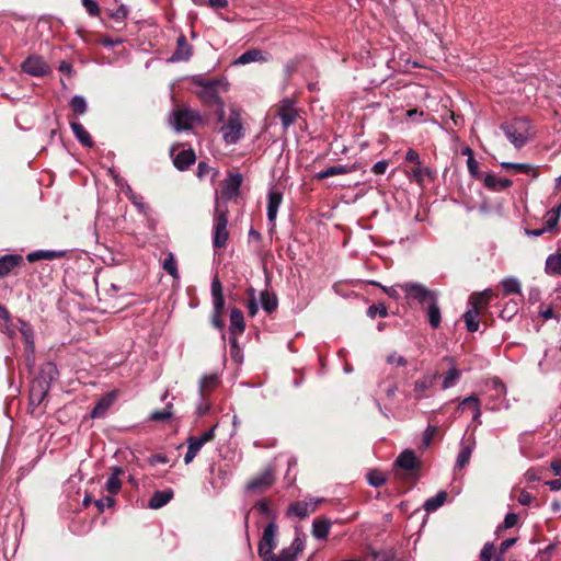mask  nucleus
Here are the masks:
<instances>
[{"label":"nucleus","instance_id":"obj_58","mask_svg":"<svg viewBox=\"0 0 561 561\" xmlns=\"http://www.w3.org/2000/svg\"><path fill=\"white\" fill-rule=\"evenodd\" d=\"M22 70L25 73H28L31 76H35V59L33 56H28L26 60L22 64Z\"/></svg>","mask_w":561,"mask_h":561},{"label":"nucleus","instance_id":"obj_43","mask_svg":"<svg viewBox=\"0 0 561 561\" xmlns=\"http://www.w3.org/2000/svg\"><path fill=\"white\" fill-rule=\"evenodd\" d=\"M70 107L77 115H82L87 112V101L81 95H75L70 101Z\"/></svg>","mask_w":561,"mask_h":561},{"label":"nucleus","instance_id":"obj_2","mask_svg":"<svg viewBox=\"0 0 561 561\" xmlns=\"http://www.w3.org/2000/svg\"><path fill=\"white\" fill-rule=\"evenodd\" d=\"M226 144L234 145L244 137L242 117L238 110L231 108L229 116L220 127Z\"/></svg>","mask_w":561,"mask_h":561},{"label":"nucleus","instance_id":"obj_17","mask_svg":"<svg viewBox=\"0 0 561 561\" xmlns=\"http://www.w3.org/2000/svg\"><path fill=\"white\" fill-rule=\"evenodd\" d=\"M283 201V194L278 191H270L267 199V219L274 226L278 208Z\"/></svg>","mask_w":561,"mask_h":561},{"label":"nucleus","instance_id":"obj_14","mask_svg":"<svg viewBox=\"0 0 561 561\" xmlns=\"http://www.w3.org/2000/svg\"><path fill=\"white\" fill-rule=\"evenodd\" d=\"M444 362L449 363V369L444 375L443 381H442V389L446 390L457 385L459 381L462 371L457 368L456 363L453 357L446 356L443 358Z\"/></svg>","mask_w":561,"mask_h":561},{"label":"nucleus","instance_id":"obj_18","mask_svg":"<svg viewBox=\"0 0 561 561\" xmlns=\"http://www.w3.org/2000/svg\"><path fill=\"white\" fill-rule=\"evenodd\" d=\"M115 399H116L115 392H110V393H106L105 396H103L96 402L95 407L93 408V410L91 412V417H93V419L103 417L106 414L110 407L114 403Z\"/></svg>","mask_w":561,"mask_h":561},{"label":"nucleus","instance_id":"obj_16","mask_svg":"<svg viewBox=\"0 0 561 561\" xmlns=\"http://www.w3.org/2000/svg\"><path fill=\"white\" fill-rule=\"evenodd\" d=\"M494 297L492 289H485L481 293H474L470 296V309H476L477 312L488 308L490 300Z\"/></svg>","mask_w":561,"mask_h":561},{"label":"nucleus","instance_id":"obj_46","mask_svg":"<svg viewBox=\"0 0 561 561\" xmlns=\"http://www.w3.org/2000/svg\"><path fill=\"white\" fill-rule=\"evenodd\" d=\"M367 481L371 486L378 488L386 482V476L381 471L371 470L367 473Z\"/></svg>","mask_w":561,"mask_h":561},{"label":"nucleus","instance_id":"obj_59","mask_svg":"<svg viewBox=\"0 0 561 561\" xmlns=\"http://www.w3.org/2000/svg\"><path fill=\"white\" fill-rule=\"evenodd\" d=\"M83 7L88 11V13L92 16H96L100 12L99 5L93 0H82Z\"/></svg>","mask_w":561,"mask_h":561},{"label":"nucleus","instance_id":"obj_20","mask_svg":"<svg viewBox=\"0 0 561 561\" xmlns=\"http://www.w3.org/2000/svg\"><path fill=\"white\" fill-rule=\"evenodd\" d=\"M111 476L107 478L105 482V490L110 494H117L122 489V481L119 477L124 474V469L122 467H113L111 468Z\"/></svg>","mask_w":561,"mask_h":561},{"label":"nucleus","instance_id":"obj_53","mask_svg":"<svg viewBox=\"0 0 561 561\" xmlns=\"http://www.w3.org/2000/svg\"><path fill=\"white\" fill-rule=\"evenodd\" d=\"M403 283L390 287H382L383 291L392 299H399L403 294Z\"/></svg>","mask_w":561,"mask_h":561},{"label":"nucleus","instance_id":"obj_61","mask_svg":"<svg viewBox=\"0 0 561 561\" xmlns=\"http://www.w3.org/2000/svg\"><path fill=\"white\" fill-rule=\"evenodd\" d=\"M115 501L111 496H103L102 499L95 501V505L100 512H103L105 507H112Z\"/></svg>","mask_w":561,"mask_h":561},{"label":"nucleus","instance_id":"obj_55","mask_svg":"<svg viewBox=\"0 0 561 561\" xmlns=\"http://www.w3.org/2000/svg\"><path fill=\"white\" fill-rule=\"evenodd\" d=\"M467 167H468V171L472 178H476V179L481 178L479 162L474 159V157H469L467 159Z\"/></svg>","mask_w":561,"mask_h":561},{"label":"nucleus","instance_id":"obj_35","mask_svg":"<svg viewBox=\"0 0 561 561\" xmlns=\"http://www.w3.org/2000/svg\"><path fill=\"white\" fill-rule=\"evenodd\" d=\"M261 305H262V308L267 313L273 312L278 306V300H277L276 295L270 293L268 290L262 291L261 293Z\"/></svg>","mask_w":561,"mask_h":561},{"label":"nucleus","instance_id":"obj_24","mask_svg":"<svg viewBox=\"0 0 561 561\" xmlns=\"http://www.w3.org/2000/svg\"><path fill=\"white\" fill-rule=\"evenodd\" d=\"M483 183H484L485 187H488L489 190H492V191H503L512 185L511 180L501 179L491 173L486 174L483 178Z\"/></svg>","mask_w":561,"mask_h":561},{"label":"nucleus","instance_id":"obj_36","mask_svg":"<svg viewBox=\"0 0 561 561\" xmlns=\"http://www.w3.org/2000/svg\"><path fill=\"white\" fill-rule=\"evenodd\" d=\"M479 312H477L476 309H469L463 314V319L466 322L467 330L469 332H476L479 329L480 325V319H479Z\"/></svg>","mask_w":561,"mask_h":561},{"label":"nucleus","instance_id":"obj_47","mask_svg":"<svg viewBox=\"0 0 561 561\" xmlns=\"http://www.w3.org/2000/svg\"><path fill=\"white\" fill-rule=\"evenodd\" d=\"M489 386L494 391V398L495 399L505 398V396H506V387H505V385L499 378L491 379Z\"/></svg>","mask_w":561,"mask_h":561},{"label":"nucleus","instance_id":"obj_50","mask_svg":"<svg viewBox=\"0 0 561 561\" xmlns=\"http://www.w3.org/2000/svg\"><path fill=\"white\" fill-rule=\"evenodd\" d=\"M561 214V204L548 211L547 229H553L559 221Z\"/></svg>","mask_w":561,"mask_h":561},{"label":"nucleus","instance_id":"obj_39","mask_svg":"<svg viewBox=\"0 0 561 561\" xmlns=\"http://www.w3.org/2000/svg\"><path fill=\"white\" fill-rule=\"evenodd\" d=\"M254 508L261 514L262 516L270 518L271 520L276 519V513L271 508L270 502L266 499H262L257 501L254 505Z\"/></svg>","mask_w":561,"mask_h":561},{"label":"nucleus","instance_id":"obj_1","mask_svg":"<svg viewBox=\"0 0 561 561\" xmlns=\"http://www.w3.org/2000/svg\"><path fill=\"white\" fill-rule=\"evenodd\" d=\"M530 127V122L527 118H515L503 124L501 129L515 148H522L531 136Z\"/></svg>","mask_w":561,"mask_h":561},{"label":"nucleus","instance_id":"obj_30","mask_svg":"<svg viewBox=\"0 0 561 561\" xmlns=\"http://www.w3.org/2000/svg\"><path fill=\"white\" fill-rule=\"evenodd\" d=\"M71 130L76 138L85 147H92L93 140L90 134L85 130V128L79 122L72 121L70 123Z\"/></svg>","mask_w":561,"mask_h":561},{"label":"nucleus","instance_id":"obj_32","mask_svg":"<svg viewBox=\"0 0 561 561\" xmlns=\"http://www.w3.org/2000/svg\"><path fill=\"white\" fill-rule=\"evenodd\" d=\"M219 377L216 374L204 376L198 386L199 394H207L211 392L218 385Z\"/></svg>","mask_w":561,"mask_h":561},{"label":"nucleus","instance_id":"obj_12","mask_svg":"<svg viewBox=\"0 0 561 561\" xmlns=\"http://www.w3.org/2000/svg\"><path fill=\"white\" fill-rule=\"evenodd\" d=\"M243 182V178L240 173H231L224 181L221 187V196L226 199H231L239 194L240 186Z\"/></svg>","mask_w":561,"mask_h":561},{"label":"nucleus","instance_id":"obj_34","mask_svg":"<svg viewBox=\"0 0 561 561\" xmlns=\"http://www.w3.org/2000/svg\"><path fill=\"white\" fill-rule=\"evenodd\" d=\"M466 402H471V409L473 411L472 419L476 422L480 423L481 410H480V400L477 396L471 394L459 402L458 410H462L466 407Z\"/></svg>","mask_w":561,"mask_h":561},{"label":"nucleus","instance_id":"obj_33","mask_svg":"<svg viewBox=\"0 0 561 561\" xmlns=\"http://www.w3.org/2000/svg\"><path fill=\"white\" fill-rule=\"evenodd\" d=\"M446 499L447 493L445 491H439L435 496L427 499L424 502L423 507L427 513L435 512L436 510L444 505Z\"/></svg>","mask_w":561,"mask_h":561},{"label":"nucleus","instance_id":"obj_48","mask_svg":"<svg viewBox=\"0 0 561 561\" xmlns=\"http://www.w3.org/2000/svg\"><path fill=\"white\" fill-rule=\"evenodd\" d=\"M126 195L131 201V203L139 209V211H146L147 206L142 202V197L140 195L135 194L129 185H126Z\"/></svg>","mask_w":561,"mask_h":561},{"label":"nucleus","instance_id":"obj_56","mask_svg":"<svg viewBox=\"0 0 561 561\" xmlns=\"http://www.w3.org/2000/svg\"><path fill=\"white\" fill-rule=\"evenodd\" d=\"M367 313L370 318H375L377 314L385 318L388 314L387 308L385 305H373L368 308Z\"/></svg>","mask_w":561,"mask_h":561},{"label":"nucleus","instance_id":"obj_52","mask_svg":"<svg viewBox=\"0 0 561 561\" xmlns=\"http://www.w3.org/2000/svg\"><path fill=\"white\" fill-rule=\"evenodd\" d=\"M210 410V403L207 400V394H199V402L196 405V414L203 416Z\"/></svg>","mask_w":561,"mask_h":561},{"label":"nucleus","instance_id":"obj_9","mask_svg":"<svg viewBox=\"0 0 561 561\" xmlns=\"http://www.w3.org/2000/svg\"><path fill=\"white\" fill-rule=\"evenodd\" d=\"M305 549V540L301 536H296L291 545L284 548L278 557L262 558L263 561H296L297 556Z\"/></svg>","mask_w":561,"mask_h":561},{"label":"nucleus","instance_id":"obj_27","mask_svg":"<svg viewBox=\"0 0 561 561\" xmlns=\"http://www.w3.org/2000/svg\"><path fill=\"white\" fill-rule=\"evenodd\" d=\"M426 314L428 318V322L433 329H437L440 324V309L438 306V297H435L433 301L427 304L426 306Z\"/></svg>","mask_w":561,"mask_h":561},{"label":"nucleus","instance_id":"obj_22","mask_svg":"<svg viewBox=\"0 0 561 561\" xmlns=\"http://www.w3.org/2000/svg\"><path fill=\"white\" fill-rule=\"evenodd\" d=\"M173 497V491L171 489H167L163 491H156L149 500V507L152 510H158L167 505Z\"/></svg>","mask_w":561,"mask_h":561},{"label":"nucleus","instance_id":"obj_19","mask_svg":"<svg viewBox=\"0 0 561 561\" xmlns=\"http://www.w3.org/2000/svg\"><path fill=\"white\" fill-rule=\"evenodd\" d=\"M23 262L19 254H5L0 257V277L7 276L11 271Z\"/></svg>","mask_w":561,"mask_h":561},{"label":"nucleus","instance_id":"obj_60","mask_svg":"<svg viewBox=\"0 0 561 561\" xmlns=\"http://www.w3.org/2000/svg\"><path fill=\"white\" fill-rule=\"evenodd\" d=\"M387 363L397 366H405L408 362L403 356L392 353L387 357Z\"/></svg>","mask_w":561,"mask_h":561},{"label":"nucleus","instance_id":"obj_38","mask_svg":"<svg viewBox=\"0 0 561 561\" xmlns=\"http://www.w3.org/2000/svg\"><path fill=\"white\" fill-rule=\"evenodd\" d=\"M162 268L171 275L174 279H178L180 277L179 271H178V264L175 261V257L173 253H168V255L162 261Z\"/></svg>","mask_w":561,"mask_h":561},{"label":"nucleus","instance_id":"obj_57","mask_svg":"<svg viewBox=\"0 0 561 561\" xmlns=\"http://www.w3.org/2000/svg\"><path fill=\"white\" fill-rule=\"evenodd\" d=\"M373 556L376 561H396L394 552L392 550L374 552Z\"/></svg>","mask_w":561,"mask_h":561},{"label":"nucleus","instance_id":"obj_31","mask_svg":"<svg viewBox=\"0 0 561 561\" xmlns=\"http://www.w3.org/2000/svg\"><path fill=\"white\" fill-rule=\"evenodd\" d=\"M266 58L264 57L263 51L259 49H249L244 51L242 55L238 57L236 64L238 65H248L254 61H264Z\"/></svg>","mask_w":561,"mask_h":561},{"label":"nucleus","instance_id":"obj_4","mask_svg":"<svg viewBox=\"0 0 561 561\" xmlns=\"http://www.w3.org/2000/svg\"><path fill=\"white\" fill-rule=\"evenodd\" d=\"M438 373H426L422 375L412 383L411 391L407 394V399L413 400L414 403H419L423 399L431 398V390L438 378Z\"/></svg>","mask_w":561,"mask_h":561},{"label":"nucleus","instance_id":"obj_40","mask_svg":"<svg viewBox=\"0 0 561 561\" xmlns=\"http://www.w3.org/2000/svg\"><path fill=\"white\" fill-rule=\"evenodd\" d=\"M472 450L473 444L461 446V449L457 456L456 468L462 469L469 462Z\"/></svg>","mask_w":561,"mask_h":561},{"label":"nucleus","instance_id":"obj_7","mask_svg":"<svg viewBox=\"0 0 561 561\" xmlns=\"http://www.w3.org/2000/svg\"><path fill=\"white\" fill-rule=\"evenodd\" d=\"M199 119L201 116L196 111L183 108L173 112L170 123L176 131H182L191 129Z\"/></svg>","mask_w":561,"mask_h":561},{"label":"nucleus","instance_id":"obj_64","mask_svg":"<svg viewBox=\"0 0 561 561\" xmlns=\"http://www.w3.org/2000/svg\"><path fill=\"white\" fill-rule=\"evenodd\" d=\"M204 446L201 440H198L197 436H190L187 438V447L190 449H193L194 451L198 453L201 448Z\"/></svg>","mask_w":561,"mask_h":561},{"label":"nucleus","instance_id":"obj_28","mask_svg":"<svg viewBox=\"0 0 561 561\" xmlns=\"http://www.w3.org/2000/svg\"><path fill=\"white\" fill-rule=\"evenodd\" d=\"M545 272L550 276H561V253L558 252L548 255Z\"/></svg>","mask_w":561,"mask_h":561},{"label":"nucleus","instance_id":"obj_29","mask_svg":"<svg viewBox=\"0 0 561 561\" xmlns=\"http://www.w3.org/2000/svg\"><path fill=\"white\" fill-rule=\"evenodd\" d=\"M331 528V520L327 518H316L312 523V535L317 539H325Z\"/></svg>","mask_w":561,"mask_h":561},{"label":"nucleus","instance_id":"obj_13","mask_svg":"<svg viewBox=\"0 0 561 561\" xmlns=\"http://www.w3.org/2000/svg\"><path fill=\"white\" fill-rule=\"evenodd\" d=\"M278 116L282 119L283 127L286 129L293 125L298 116L293 101L283 100L278 107Z\"/></svg>","mask_w":561,"mask_h":561},{"label":"nucleus","instance_id":"obj_11","mask_svg":"<svg viewBox=\"0 0 561 561\" xmlns=\"http://www.w3.org/2000/svg\"><path fill=\"white\" fill-rule=\"evenodd\" d=\"M178 148H171V157L173 158V163L176 169L183 171L186 170L195 162V153L192 149H182L176 152Z\"/></svg>","mask_w":561,"mask_h":561},{"label":"nucleus","instance_id":"obj_5","mask_svg":"<svg viewBox=\"0 0 561 561\" xmlns=\"http://www.w3.org/2000/svg\"><path fill=\"white\" fill-rule=\"evenodd\" d=\"M277 534L278 526L276 522L270 520L259 542L257 552L261 558L278 557V554L273 553V550L277 546Z\"/></svg>","mask_w":561,"mask_h":561},{"label":"nucleus","instance_id":"obj_37","mask_svg":"<svg viewBox=\"0 0 561 561\" xmlns=\"http://www.w3.org/2000/svg\"><path fill=\"white\" fill-rule=\"evenodd\" d=\"M504 295L520 294V282L515 277H507L501 282Z\"/></svg>","mask_w":561,"mask_h":561},{"label":"nucleus","instance_id":"obj_41","mask_svg":"<svg viewBox=\"0 0 561 561\" xmlns=\"http://www.w3.org/2000/svg\"><path fill=\"white\" fill-rule=\"evenodd\" d=\"M480 559L481 561H503V558L495 553L494 545L491 542H486L483 546L480 552Z\"/></svg>","mask_w":561,"mask_h":561},{"label":"nucleus","instance_id":"obj_3","mask_svg":"<svg viewBox=\"0 0 561 561\" xmlns=\"http://www.w3.org/2000/svg\"><path fill=\"white\" fill-rule=\"evenodd\" d=\"M403 295L405 299L416 301L420 306L425 307L438 297L436 290L427 288L424 284L419 282L403 283Z\"/></svg>","mask_w":561,"mask_h":561},{"label":"nucleus","instance_id":"obj_21","mask_svg":"<svg viewBox=\"0 0 561 561\" xmlns=\"http://www.w3.org/2000/svg\"><path fill=\"white\" fill-rule=\"evenodd\" d=\"M396 466L408 472L414 470L417 467L414 451L410 449L402 451L396 459Z\"/></svg>","mask_w":561,"mask_h":561},{"label":"nucleus","instance_id":"obj_54","mask_svg":"<svg viewBox=\"0 0 561 561\" xmlns=\"http://www.w3.org/2000/svg\"><path fill=\"white\" fill-rule=\"evenodd\" d=\"M248 294L250 297L249 302H248V311H249V314L251 317H253L256 314V312L259 310V306H257L256 298H255V290L253 288H249Z\"/></svg>","mask_w":561,"mask_h":561},{"label":"nucleus","instance_id":"obj_42","mask_svg":"<svg viewBox=\"0 0 561 561\" xmlns=\"http://www.w3.org/2000/svg\"><path fill=\"white\" fill-rule=\"evenodd\" d=\"M348 172V168L345 167V165H332V167H329L324 170H322L321 172H319L317 174V178L318 179H327V178H330V176H335V175H340V174H345Z\"/></svg>","mask_w":561,"mask_h":561},{"label":"nucleus","instance_id":"obj_63","mask_svg":"<svg viewBox=\"0 0 561 561\" xmlns=\"http://www.w3.org/2000/svg\"><path fill=\"white\" fill-rule=\"evenodd\" d=\"M515 541H516V539H514V538H508V539H505L504 541H502L499 547L497 556H500L502 558L503 554L515 543Z\"/></svg>","mask_w":561,"mask_h":561},{"label":"nucleus","instance_id":"obj_51","mask_svg":"<svg viewBox=\"0 0 561 561\" xmlns=\"http://www.w3.org/2000/svg\"><path fill=\"white\" fill-rule=\"evenodd\" d=\"M21 332L25 340V350L28 352L27 358L30 359V356L34 354V342H33V334L31 329H21Z\"/></svg>","mask_w":561,"mask_h":561},{"label":"nucleus","instance_id":"obj_15","mask_svg":"<svg viewBox=\"0 0 561 561\" xmlns=\"http://www.w3.org/2000/svg\"><path fill=\"white\" fill-rule=\"evenodd\" d=\"M58 376V370L55 364L46 363L42 366L39 376H37L38 386L47 391L49 383Z\"/></svg>","mask_w":561,"mask_h":561},{"label":"nucleus","instance_id":"obj_25","mask_svg":"<svg viewBox=\"0 0 561 561\" xmlns=\"http://www.w3.org/2000/svg\"><path fill=\"white\" fill-rule=\"evenodd\" d=\"M501 167L507 170H512L515 173H524L531 178H537L536 167L528 163H515V162H501Z\"/></svg>","mask_w":561,"mask_h":561},{"label":"nucleus","instance_id":"obj_23","mask_svg":"<svg viewBox=\"0 0 561 561\" xmlns=\"http://www.w3.org/2000/svg\"><path fill=\"white\" fill-rule=\"evenodd\" d=\"M245 328L243 313L240 309L233 308L230 311V333L237 336L243 333Z\"/></svg>","mask_w":561,"mask_h":561},{"label":"nucleus","instance_id":"obj_44","mask_svg":"<svg viewBox=\"0 0 561 561\" xmlns=\"http://www.w3.org/2000/svg\"><path fill=\"white\" fill-rule=\"evenodd\" d=\"M15 122L20 128L25 130L33 127V118L26 111H20L15 116Z\"/></svg>","mask_w":561,"mask_h":561},{"label":"nucleus","instance_id":"obj_10","mask_svg":"<svg viewBox=\"0 0 561 561\" xmlns=\"http://www.w3.org/2000/svg\"><path fill=\"white\" fill-rule=\"evenodd\" d=\"M274 472L271 469H265L248 483L247 489L253 493H262L266 491L274 483Z\"/></svg>","mask_w":561,"mask_h":561},{"label":"nucleus","instance_id":"obj_6","mask_svg":"<svg viewBox=\"0 0 561 561\" xmlns=\"http://www.w3.org/2000/svg\"><path fill=\"white\" fill-rule=\"evenodd\" d=\"M228 218L226 209H221L219 205L216 207L214 228H213V244L215 248H224L227 244L229 232L227 229Z\"/></svg>","mask_w":561,"mask_h":561},{"label":"nucleus","instance_id":"obj_62","mask_svg":"<svg viewBox=\"0 0 561 561\" xmlns=\"http://www.w3.org/2000/svg\"><path fill=\"white\" fill-rule=\"evenodd\" d=\"M436 433H437L436 426H432V425L427 426V428L424 432V436H423V444L425 447L430 446V444Z\"/></svg>","mask_w":561,"mask_h":561},{"label":"nucleus","instance_id":"obj_26","mask_svg":"<svg viewBox=\"0 0 561 561\" xmlns=\"http://www.w3.org/2000/svg\"><path fill=\"white\" fill-rule=\"evenodd\" d=\"M178 47L171 56L172 61L186 60L191 56V46L188 45L184 35L178 38Z\"/></svg>","mask_w":561,"mask_h":561},{"label":"nucleus","instance_id":"obj_49","mask_svg":"<svg viewBox=\"0 0 561 561\" xmlns=\"http://www.w3.org/2000/svg\"><path fill=\"white\" fill-rule=\"evenodd\" d=\"M172 404L169 403L163 410L161 411H153L150 414V420L157 421V422H163L167 421L172 416Z\"/></svg>","mask_w":561,"mask_h":561},{"label":"nucleus","instance_id":"obj_45","mask_svg":"<svg viewBox=\"0 0 561 561\" xmlns=\"http://www.w3.org/2000/svg\"><path fill=\"white\" fill-rule=\"evenodd\" d=\"M64 250H37V261L39 260H55L65 256Z\"/></svg>","mask_w":561,"mask_h":561},{"label":"nucleus","instance_id":"obj_8","mask_svg":"<svg viewBox=\"0 0 561 561\" xmlns=\"http://www.w3.org/2000/svg\"><path fill=\"white\" fill-rule=\"evenodd\" d=\"M322 499L310 497L305 501H297L289 505L287 510L288 516H296L298 518H306L309 514L313 513L318 505L322 502Z\"/></svg>","mask_w":561,"mask_h":561}]
</instances>
